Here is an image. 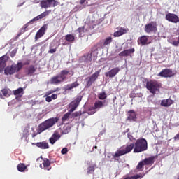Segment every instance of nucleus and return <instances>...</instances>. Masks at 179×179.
I'll list each match as a JSON object with an SVG mask.
<instances>
[{
	"mask_svg": "<svg viewBox=\"0 0 179 179\" xmlns=\"http://www.w3.org/2000/svg\"><path fill=\"white\" fill-rule=\"evenodd\" d=\"M58 121H59V119L58 117H51L50 119L45 120L43 122L39 124L37 134L40 135V134L44 132V131L50 129V128L54 127V124H57Z\"/></svg>",
	"mask_w": 179,
	"mask_h": 179,
	"instance_id": "1",
	"label": "nucleus"
},
{
	"mask_svg": "<svg viewBox=\"0 0 179 179\" xmlns=\"http://www.w3.org/2000/svg\"><path fill=\"white\" fill-rule=\"evenodd\" d=\"M69 74V71L64 69L60 71V73L53 76L50 79V83L52 85H59L62 82H65L68 79L67 76Z\"/></svg>",
	"mask_w": 179,
	"mask_h": 179,
	"instance_id": "2",
	"label": "nucleus"
},
{
	"mask_svg": "<svg viewBox=\"0 0 179 179\" xmlns=\"http://www.w3.org/2000/svg\"><path fill=\"white\" fill-rule=\"evenodd\" d=\"M145 87L149 90L150 93L155 95L157 92H160V89H162V83L156 80H150L146 82Z\"/></svg>",
	"mask_w": 179,
	"mask_h": 179,
	"instance_id": "3",
	"label": "nucleus"
},
{
	"mask_svg": "<svg viewBox=\"0 0 179 179\" xmlns=\"http://www.w3.org/2000/svg\"><path fill=\"white\" fill-rule=\"evenodd\" d=\"M148 150V141L145 138L138 139L134 144V153H141Z\"/></svg>",
	"mask_w": 179,
	"mask_h": 179,
	"instance_id": "4",
	"label": "nucleus"
},
{
	"mask_svg": "<svg viewBox=\"0 0 179 179\" xmlns=\"http://www.w3.org/2000/svg\"><path fill=\"white\" fill-rule=\"evenodd\" d=\"M135 148V144L134 143L127 145L124 150H119L116 151V152L113 155L114 160H120V156H124V155H127L131 152Z\"/></svg>",
	"mask_w": 179,
	"mask_h": 179,
	"instance_id": "5",
	"label": "nucleus"
},
{
	"mask_svg": "<svg viewBox=\"0 0 179 179\" xmlns=\"http://www.w3.org/2000/svg\"><path fill=\"white\" fill-rule=\"evenodd\" d=\"M22 68H23V63L18 62L17 64H12L10 66H8L4 69L5 75H13L19 72Z\"/></svg>",
	"mask_w": 179,
	"mask_h": 179,
	"instance_id": "6",
	"label": "nucleus"
},
{
	"mask_svg": "<svg viewBox=\"0 0 179 179\" xmlns=\"http://www.w3.org/2000/svg\"><path fill=\"white\" fill-rule=\"evenodd\" d=\"M100 72H101V69L96 71L91 76L88 77L86 80H87V84H86V87H90L96 82V80L98 79L99 76H100Z\"/></svg>",
	"mask_w": 179,
	"mask_h": 179,
	"instance_id": "7",
	"label": "nucleus"
},
{
	"mask_svg": "<svg viewBox=\"0 0 179 179\" xmlns=\"http://www.w3.org/2000/svg\"><path fill=\"white\" fill-rule=\"evenodd\" d=\"M176 75V72L171 69H162L161 72L158 73V76L161 78H173Z\"/></svg>",
	"mask_w": 179,
	"mask_h": 179,
	"instance_id": "8",
	"label": "nucleus"
},
{
	"mask_svg": "<svg viewBox=\"0 0 179 179\" xmlns=\"http://www.w3.org/2000/svg\"><path fill=\"white\" fill-rule=\"evenodd\" d=\"M145 33H156L157 31V24L156 22H151L145 26Z\"/></svg>",
	"mask_w": 179,
	"mask_h": 179,
	"instance_id": "9",
	"label": "nucleus"
},
{
	"mask_svg": "<svg viewBox=\"0 0 179 179\" xmlns=\"http://www.w3.org/2000/svg\"><path fill=\"white\" fill-rule=\"evenodd\" d=\"M51 13V10H45V12L42 13L41 15L35 17L34 19L31 20L27 24L30 23H33L34 22H37V20H40V19H44L45 16H48Z\"/></svg>",
	"mask_w": 179,
	"mask_h": 179,
	"instance_id": "10",
	"label": "nucleus"
},
{
	"mask_svg": "<svg viewBox=\"0 0 179 179\" xmlns=\"http://www.w3.org/2000/svg\"><path fill=\"white\" fill-rule=\"evenodd\" d=\"M165 19L171 23H178V16L174 13H170L166 15Z\"/></svg>",
	"mask_w": 179,
	"mask_h": 179,
	"instance_id": "11",
	"label": "nucleus"
},
{
	"mask_svg": "<svg viewBox=\"0 0 179 179\" xmlns=\"http://www.w3.org/2000/svg\"><path fill=\"white\" fill-rule=\"evenodd\" d=\"M47 24H44L36 34L35 40L37 41L38 38H41L45 34V30H47Z\"/></svg>",
	"mask_w": 179,
	"mask_h": 179,
	"instance_id": "12",
	"label": "nucleus"
},
{
	"mask_svg": "<svg viewBox=\"0 0 179 179\" xmlns=\"http://www.w3.org/2000/svg\"><path fill=\"white\" fill-rule=\"evenodd\" d=\"M134 52H135V48H134L124 50L119 53V57H130V58H132V54H134Z\"/></svg>",
	"mask_w": 179,
	"mask_h": 179,
	"instance_id": "13",
	"label": "nucleus"
},
{
	"mask_svg": "<svg viewBox=\"0 0 179 179\" xmlns=\"http://www.w3.org/2000/svg\"><path fill=\"white\" fill-rule=\"evenodd\" d=\"M120 71H121V69L119 67H115L110 70L108 73H106L105 75L107 78H114Z\"/></svg>",
	"mask_w": 179,
	"mask_h": 179,
	"instance_id": "14",
	"label": "nucleus"
},
{
	"mask_svg": "<svg viewBox=\"0 0 179 179\" xmlns=\"http://www.w3.org/2000/svg\"><path fill=\"white\" fill-rule=\"evenodd\" d=\"M104 103L101 101H96L94 103V107L90 110L91 113L92 114H94L96 113V110H100V108H102V107H104Z\"/></svg>",
	"mask_w": 179,
	"mask_h": 179,
	"instance_id": "15",
	"label": "nucleus"
},
{
	"mask_svg": "<svg viewBox=\"0 0 179 179\" xmlns=\"http://www.w3.org/2000/svg\"><path fill=\"white\" fill-rule=\"evenodd\" d=\"M48 54H55L57 52V50H58V45H57V41H53L50 43L49 45Z\"/></svg>",
	"mask_w": 179,
	"mask_h": 179,
	"instance_id": "16",
	"label": "nucleus"
},
{
	"mask_svg": "<svg viewBox=\"0 0 179 179\" xmlns=\"http://www.w3.org/2000/svg\"><path fill=\"white\" fill-rule=\"evenodd\" d=\"M52 5V0H42L40 2V6L42 8L47 9L48 8H51Z\"/></svg>",
	"mask_w": 179,
	"mask_h": 179,
	"instance_id": "17",
	"label": "nucleus"
},
{
	"mask_svg": "<svg viewBox=\"0 0 179 179\" xmlns=\"http://www.w3.org/2000/svg\"><path fill=\"white\" fill-rule=\"evenodd\" d=\"M41 159L43 160L42 164L43 166L44 170H48V171L51 170V162L49 161V159L47 158H43V157H41Z\"/></svg>",
	"mask_w": 179,
	"mask_h": 179,
	"instance_id": "18",
	"label": "nucleus"
},
{
	"mask_svg": "<svg viewBox=\"0 0 179 179\" xmlns=\"http://www.w3.org/2000/svg\"><path fill=\"white\" fill-rule=\"evenodd\" d=\"M149 36H142L138 38L137 43L138 44H141V45H146L147 44H150V43H148Z\"/></svg>",
	"mask_w": 179,
	"mask_h": 179,
	"instance_id": "19",
	"label": "nucleus"
},
{
	"mask_svg": "<svg viewBox=\"0 0 179 179\" xmlns=\"http://www.w3.org/2000/svg\"><path fill=\"white\" fill-rule=\"evenodd\" d=\"M79 86V83L78 81H76L71 84H68L66 87L64 88V94H66V92L68 90H72V89H75V87H78Z\"/></svg>",
	"mask_w": 179,
	"mask_h": 179,
	"instance_id": "20",
	"label": "nucleus"
},
{
	"mask_svg": "<svg viewBox=\"0 0 179 179\" xmlns=\"http://www.w3.org/2000/svg\"><path fill=\"white\" fill-rule=\"evenodd\" d=\"M172 104H174V101H173L171 99H163L161 101L160 106L162 107H170Z\"/></svg>",
	"mask_w": 179,
	"mask_h": 179,
	"instance_id": "21",
	"label": "nucleus"
},
{
	"mask_svg": "<svg viewBox=\"0 0 179 179\" xmlns=\"http://www.w3.org/2000/svg\"><path fill=\"white\" fill-rule=\"evenodd\" d=\"M32 145H35L37 148H40V149H48L50 148L48 143L45 141L33 143Z\"/></svg>",
	"mask_w": 179,
	"mask_h": 179,
	"instance_id": "22",
	"label": "nucleus"
},
{
	"mask_svg": "<svg viewBox=\"0 0 179 179\" xmlns=\"http://www.w3.org/2000/svg\"><path fill=\"white\" fill-rule=\"evenodd\" d=\"M128 117L127 119V121H130L132 122V121H136V113H135V111L134 110H129L128 112Z\"/></svg>",
	"mask_w": 179,
	"mask_h": 179,
	"instance_id": "23",
	"label": "nucleus"
},
{
	"mask_svg": "<svg viewBox=\"0 0 179 179\" xmlns=\"http://www.w3.org/2000/svg\"><path fill=\"white\" fill-rule=\"evenodd\" d=\"M155 159H156V157L152 156L148 158H145L143 162L145 166H149L150 164H153L155 163Z\"/></svg>",
	"mask_w": 179,
	"mask_h": 179,
	"instance_id": "24",
	"label": "nucleus"
},
{
	"mask_svg": "<svg viewBox=\"0 0 179 179\" xmlns=\"http://www.w3.org/2000/svg\"><path fill=\"white\" fill-rule=\"evenodd\" d=\"M34 72H36V67L34 65H31L27 67L25 71L26 74L29 76H31Z\"/></svg>",
	"mask_w": 179,
	"mask_h": 179,
	"instance_id": "25",
	"label": "nucleus"
},
{
	"mask_svg": "<svg viewBox=\"0 0 179 179\" xmlns=\"http://www.w3.org/2000/svg\"><path fill=\"white\" fill-rule=\"evenodd\" d=\"M6 56H2L0 57V71H2L5 69V66H6Z\"/></svg>",
	"mask_w": 179,
	"mask_h": 179,
	"instance_id": "26",
	"label": "nucleus"
},
{
	"mask_svg": "<svg viewBox=\"0 0 179 179\" xmlns=\"http://www.w3.org/2000/svg\"><path fill=\"white\" fill-rule=\"evenodd\" d=\"M78 106H79V104L78 103H76V101H73L69 104V107H70V110H69V113H73V111H75V110H76V108H78Z\"/></svg>",
	"mask_w": 179,
	"mask_h": 179,
	"instance_id": "27",
	"label": "nucleus"
},
{
	"mask_svg": "<svg viewBox=\"0 0 179 179\" xmlns=\"http://www.w3.org/2000/svg\"><path fill=\"white\" fill-rule=\"evenodd\" d=\"M65 40L66 41H68V43H73L75 41V36L67 34L65 36Z\"/></svg>",
	"mask_w": 179,
	"mask_h": 179,
	"instance_id": "28",
	"label": "nucleus"
},
{
	"mask_svg": "<svg viewBox=\"0 0 179 179\" xmlns=\"http://www.w3.org/2000/svg\"><path fill=\"white\" fill-rule=\"evenodd\" d=\"M1 93L2 94H0L1 99H3V97H9V91L8 89L4 88L1 90Z\"/></svg>",
	"mask_w": 179,
	"mask_h": 179,
	"instance_id": "29",
	"label": "nucleus"
},
{
	"mask_svg": "<svg viewBox=\"0 0 179 179\" xmlns=\"http://www.w3.org/2000/svg\"><path fill=\"white\" fill-rule=\"evenodd\" d=\"M17 169L18 171L23 172L24 170H26V169H27V166H26L24 164L20 163L17 166Z\"/></svg>",
	"mask_w": 179,
	"mask_h": 179,
	"instance_id": "30",
	"label": "nucleus"
},
{
	"mask_svg": "<svg viewBox=\"0 0 179 179\" xmlns=\"http://www.w3.org/2000/svg\"><path fill=\"white\" fill-rule=\"evenodd\" d=\"M113 43V38L111 36H108L106 38L103 42V47H106V45H108Z\"/></svg>",
	"mask_w": 179,
	"mask_h": 179,
	"instance_id": "31",
	"label": "nucleus"
},
{
	"mask_svg": "<svg viewBox=\"0 0 179 179\" xmlns=\"http://www.w3.org/2000/svg\"><path fill=\"white\" fill-rule=\"evenodd\" d=\"M30 131V126L27 125L24 128L22 135L24 138H26L29 135V131Z\"/></svg>",
	"mask_w": 179,
	"mask_h": 179,
	"instance_id": "32",
	"label": "nucleus"
},
{
	"mask_svg": "<svg viewBox=\"0 0 179 179\" xmlns=\"http://www.w3.org/2000/svg\"><path fill=\"white\" fill-rule=\"evenodd\" d=\"M98 99H99V100H106V99H107V94H106L105 92L99 93Z\"/></svg>",
	"mask_w": 179,
	"mask_h": 179,
	"instance_id": "33",
	"label": "nucleus"
},
{
	"mask_svg": "<svg viewBox=\"0 0 179 179\" xmlns=\"http://www.w3.org/2000/svg\"><path fill=\"white\" fill-rule=\"evenodd\" d=\"M22 92H23V88L20 87V88L13 91V94L15 96H18V94H22Z\"/></svg>",
	"mask_w": 179,
	"mask_h": 179,
	"instance_id": "34",
	"label": "nucleus"
},
{
	"mask_svg": "<svg viewBox=\"0 0 179 179\" xmlns=\"http://www.w3.org/2000/svg\"><path fill=\"white\" fill-rule=\"evenodd\" d=\"M143 166H145V163L143 162V161L140 162L136 166L137 170L142 171V169H143Z\"/></svg>",
	"mask_w": 179,
	"mask_h": 179,
	"instance_id": "35",
	"label": "nucleus"
},
{
	"mask_svg": "<svg viewBox=\"0 0 179 179\" xmlns=\"http://www.w3.org/2000/svg\"><path fill=\"white\" fill-rule=\"evenodd\" d=\"M77 31H78L80 37V36H82V33H85V27L78 28Z\"/></svg>",
	"mask_w": 179,
	"mask_h": 179,
	"instance_id": "36",
	"label": "nucleus"
},
{
	"mask_svg": "<svg viewBox=\"0 0 179 179\" xmlns=\"http://www.w3.org/2000/svg\"><path fill=\"white\" fill-rule=\"evenodd\" d=\"M119 31L120 32L121 35L123 36V34H127L128 30L125 28H120Z\"/></svg>",
	"mask_w": 179,
	"mask_h": 179,
	"instance_id": "37",
	"label": "nucleus"
},
{
	"mask_svg": "<svg viewBox=\"0 0 179 179\" xmlns=\"http://www.w3.org/2000/svg\"><path fill=\"white\" fill-rule=\"evenodd\" d=\"M70 115H71V113L64 114V116L62 118V121H63V122L66 121V120H68L69 118Z\"/></svg>",
	"mask_w": 179,
	"mask_h": 179,
	"instance_id": "38",
	"label": "nucleus"
},
{
	"mask_svg": "<svg viewBox=\"0 0 179 179\" xmlns=\"http://www.w3.org/2000/svg\"><path fill=\"white\" fill-rule=\"evenodd\" d=\"M52 138H53L54 139L56 140V141H57L58 139H59V138H61V135L58 134V133H55L52 136Z\"/></svg>",
	"mask_w": 179,
	"mask_h": 179,
	"instance_id": "39",
	"label": "nucleus"
},
{
	"mask_svg": "<svg viewBox=\"0 0 179 179\" xmlns=\"http://www.w3.org/2000/svg\"><path fill=\"white\" fill-rule=\"evenodd\" d=\"M87 173L88 174H92V173H93V171H94V166H90L88 167L87 169Z\"/></svg>",
	"mask_w": 179,
	"mask_h": 179,
	"instance_id": "40",
	"label": "nucleus"
},
{
	"mask_svg": "<svg viewBox=\"0 0 179 179\" xmlns=\"http://www.w3.org/2000/svg\"><path fill=\"white\" fill-rule=\"evenodd\" d=\"M145 174L143 175H139V174H136L134 176H131V179H138V178H143V177H144Z\"/></svg>",
	"mask_w": 179,
	"mask_h": 179,
	"instance_id": "41",
	"label": "nucleus"
},
{
	"mask_svg": "<svg viewBox=\"0 0 179 179\" xmlns=\"http://www.w3.org/2000/svg\"><path fill=\"white\" fill-rule=\"evenodd\" d=\"M74 101L76 103H78V104L79 105V103H80V101H82V96L78 95L76 99L74 100Z\"/></svg>",
	"mask_w": 179,
	"mask_h": 179,
	"instance_id": "42",
	"label": "nucleus"
},
{
	"mask_svg": "<svg viewBox=\"0 0 179 179\" xmlns=\"http://www.w3.org/2000/svg\"><path fill=\"white\" fill-rule=\"evenodd\" d=\"M51 1H52V3L53 8H55V6H58V5H59V3H60L57 0H51Z\"/></svg>",
	"mask_w": 179,
	"mask_h": 179,
	"instance_id": "43",
	"label": "nucleus"
},
{
	"mask_svg": "<svg viewBox=\"0 0 179 179\" xmlns=\"http://www.w3.org/2000/svg\"><path fill=\"white\" fill-rule=\"evenodd\" d=\"M172 45H174L175 47H178V45H179V37L178 38V41H172Z\"/></svg>",
	"mask_w": 179,
	"mask_h": 179,
	"instance_id": "44",
	"label": "nucleus"
},
{
	"mask_svg": "<svg viewBox=\"0 0 179 179\" xmlns=\"http://www.w3.org/2000/svg\"><path fill=\"white\" fill-rule=\"evenodd\" d=\"M52 93H55V91H54V90L46 92L45 97H47V96H50V94H52Z\"/></svg>",
	"mask_w": 179,
	"mask_h": 179,
	"instance_id": "45",
	"label": "nucleus"
},
{
	"mask_svg": "<svg viewBox=\"0 0 179 179\" xmlns=\"http://www.w3.org/2000/svg\"><path fill=\"white\" fill-rule=\"evenodd\" d=\"M113 36L114 37H120V36H122V35L121 34V32H120V31H117L114 32Z\"/></svg>",
	"mask_w": 179,
	"mask_h": 179,
	"instance_id": "46",
	"label": "nucleus"
},
{
	"mask_svg": "<svg viewBox=\"0 0 179 179\" xmlns=\"http://www.w3.org/2000/svg\"><path fill=\"white\" fill-rule=\"evenodd\" d=\"M80 115H82V113L80 111L73 113V117H80Z\"/></svg>",
	"mask_w": 179,
	"mask_h": 179,
	"instance_id": "47",
	"label": "nucleus"
},
{
	"mask_svg": "<svg viewBox=\"0 0 179 179\" xmlns=\"http://www.w3.org/2000/svg\"><path fill=\"white\" fill-rule=\"evenodd\" d=\"M127 138H129L131 142H134V141H135V138H134V136L131 134H128Z\"/></svg>",
	"mask_w": 179,
	"mask_h": 179,
	"instance_id": "48",
	"label": "nucleus"
},
{
	"mask_svg": "<svg viewBox=\"0 0 179 179\" xmlns=\"http://www.w3.org/2000/svg\"><path fill=\"white\" fill-rule=\"evenodd\" d=\"M62 155H66L68 153V148H64L61 151Z\"/></svg>",
	"mask_w": 179,
	"mask_h": 179,
	"instance_id": "49",
	"label": "nucleus"
},
{
	"mask_svg": "<svg viewBox=\"0 0 179 179\" xmlns=\"http://www.w3.org/2000/svg\"><path fill=\"white\" fill-rule=\"evenodd\" d=\"M50 97L52 100H57V99H58V95L57 94H52Z\"/></svg>",
	"mask_w": 179,
	"mask_h": 179,
	"instance_id": "50",
	"label": "nucleus"
},
{
	"mask_svg": "<svg viewBox=\"0 0 179 179\" xmlns=\"http://www.w3.org/2000/svg\"><path fill=\"white\" fill-rule=\"evenodd\" d=\"M45 101H47L48 103H51V101H52V99L51 98V96H46Z\"/></svg>",
	"mask_w": 179,
	"mask_h": 179,
	"instance_id": "51",
	"label": "nucleus"
},
{
	"mask_svg": "<svg viewBox=\"0 0 179 179\" xmlns=\"http://www.w3.org/2000/svg\"><path fill=\"white\" fill-rule=\"evenodd\" d=\"M51 145H54V143H55L57 141L56 140L53 138V137H51L50 139H49Z\"/></svg>",
	"mask_w": 179,
	"mask_h": 179,
	"instance_id": "52",
	"label": "nucleus"
},
{
	"mask_svg": "<svg viewBox=\"0 0 179 179\" xmlns=\"http://www.w3.org/2000/svg\"><path fill=\"white\" fill-rule=\"evenodd\" d=\"M87 58L89 59V61H92V58H93V55L92 53L88 54Z\"/></svg>",
	"mask_w": 179,
	"mask_h": 179,
	"instance_id": "53",
	"label": "nucleus"
},
{
	"mask_svg": "<svg viewBox=\"0 0 179 179\" xmlns=\"http://www.w3.org/2000/svg\"><path fill=\"white\" fill-rule=\"evenodd\" d=\"M173 139H175V141H179V133L174 136Z\"/></svg>",
	"mask_w": 179,
	"mask_h": 179,
	"instance_id": "54",
	"label": "nucleus"
},
{
	"mask_svg": "<svg viewBox=\"0 0 179 179\" xmlns=\"http://www.w3.org/2000/svg\"><path fill=\"white\" fill-rule=\"evenodd\" d=\"M85 2H86V0H80V5H83V3H85Z\"/></svg>",
	"mask_w": 179,
	"mask_h": 179,
	"instance_id": "55",
	"label": "nucleus"
},
{
	"mask_svg": "<svg viewBox=\"0 0 179 179\" xmlns=\"http://www.w3.org/2000/svg\"><path fill=\"white\" fill-rule=\"evenodd\" d=\"M59 90H61V88L57 87L55 90H54L53 92H55H55H59Z\"/></svg>",
	"mask_w": 179,
	"mask_h": 179,
	"instance_id": "56",
	"label": "nucleus"
},
{
	"mask_svg": "<svg viewBox=\"0 0 179 179\" xmlns=\"http://www.w3.org/2000/svg\"><path fill=\"white\" fill-rule=\"evenodd\" d=\"M40 168L43 169V165L42 164H40Z\"/></svg>",
	"mask_w": 179,
	"mask_h": 179,
	"instance_id": "57",
	"label": "nucleus"
},
{
	"mask_svg": "<svg viewBox=\"0 0 179 179\" xmlns=\"http://www.w3.org/2000/svg\"><path fill=\"white\" fill-rule=\"evenodd\" d=\"M94 149H97V146H94Z\"/></svg>",
	"mask_w": 179,
	"mask_h": 179,
	"instance_id": "58",
	"label": "nucleus"
},
{
	"mask_svg": "<svg viewBox=\"0 0 179 179\" xmlns=\"http://www.w3.org/2000/svg\"><path fill=\"white\" fill-rule=\"evenodd\" d=\"M24 65H29V63H26V64H24Z\"/></svg>",
	"mask_w": 179,
	"mask_h": 179,
	"instance_id": "59",
	"label": "nucleus"
},
{
	"mask_svg": "<svg viewBox=\"0 0 179 179\" xmlns=\"http://www.w3.org/2000/svg\"><path fill=\"white\" fill-rule=\"evenodd\" d=\"M129 131V129H127V132H128Z\"/></svg>",
	"mask_w": 179,
	"mask_h": 179,
	"instance_id": "60",
	"label": "nucleus"
}]
</instances>
